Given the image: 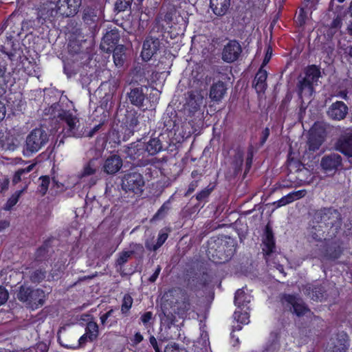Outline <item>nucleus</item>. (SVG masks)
Listing matches in <instances>:
<instances>
[{
    "mask_svg": "<svg viewBox=\"0 0 352 352\" xmlns=\"http://www.w3.org/2000/svg\"><path fill=\"white\" fill-rule=\"evenodd\" d=\"M190 309V305L188 301H184L178 304L177 314L184 317L188 311Z\"/></svg>",
    "mask_w": 352,
    "mask_h": 352,
    "instance_id": "34",
    "label": "nucleus"
},
{
    "mask_svg": "<svg viewBox=\"0 0 352 352\" xmlns=\"http://www.w3.org/2000/svg\"><path fill=\"white\" fill-rule=\"evenodd\" d=\"M40 179L41 180L40 190L43 194H45L48 188L50 177L47 176H43L40 177Z\"/></svg>",
    "mask_w": 352,
    "mask_h": 352,
    "instance_id": "38",
    "label": "nucleus"
},
{
    "mask_svg": "<svg viewBox=\"0 0 352 352\" xmlns=\"http://www.w3.org/2000/svg\"><path fill=\"white\" fill-rule=\"evenodd\" d=\"M129 98L132 104L140 107L142 104L144 96L142 89L136 88L131 91L129 94Z\"/></svg>",
    "mask_w": 352,
    "mask_h": 352,
    "instance_id": "24",
    "label": "nucleus"
},
{
    "mask_svg": "<svg viewBox=\"0 0 352 352\" xmlns=\"http://www.w3.org/2000/svg\"><path fill=\"white\" fill-rule=\"evenodd\" d=\"M152 318H153V314L151 311H147L142 316L141 320H142V323L144 325H146L148 322H150V320L152 319Z\"/></svg>",
    "mask_w": 352,
    "mask_h": 352,
    "instance_id": "42",
    "label": "nucleus"
},
{
    "mask_svg": "<svg viewBox=\"0 0 352 352\" xmlns=\"http://www.w3.org/2000/svg\"><path fill=\"white\" fill-rule=\"evenodd\" d=\"M226 87L223 82L219 81L214 83L210 90V98L212 100L219 102L225 96Z\"/></svg>",
    "mask_w": 352,
    "mask_h": 352,
    "instance_id": "16",
    "label": "nucleus"
},
{
    "mask_svg": "<svg viewBox=\"0 0 352 352\" xmlns=\"http://www.w3.org/2000/svg\"><path fill=\"white\" fill-rule=\"evenodd\" d=\"M192 100H193V98H190V100H189V104H190L191 106H193V102H192Z\"/></svg>",
    "mask_w": 352,
    "mask_h": 352,
    "instance_id": "60",
    "label": "nucleus"
},
{
    "mask_svg": "<svg viewBox=\"0 0 352 352\" xmlns=\"http://www.w3.org/2000/svg\"><path fill=\"white\" fill-rule=\"evenodd\" d=\"M166 206L165 205H163L161 208L158 210L157 215H160V213L165 209Z\"/></svg>",
    "mask_w": 352,
    "mask_h": 352,
    "instance_id": "57",
    "label": "nucleus"
},
{
    "mask_svg": "<svg viewBox=\"0 0 352 352\" xmlns=\"http://www.w3.org/2000/svg\"><path fill=\"white\" fill-rule=\"evenodd\" d=\"M341 165V157L337 153L324 156L321 161V166L326 172L336 170Z\"/></svg>",
    "mask_w": 352,
    "mask_h": 352,
    "instance_id": "10",
    "label": "nucleus"
},
{
    "mask_svg": "<svg viewBox=\"0 0 352 352\" xmlns=\"http://www.w3.org/2000/svg\"><path fill=\"white\" fill-rule=\"evenodd\" d=\"M133 304V298L131 296L126 294L123 298V302L122 305V311L123 313L127 312L131 307Z\"/></svg>",
    "mask_w": 352,
    "mask_h": 352,
    "instance_id": "35",
    "label": "nucleus"
},
{
    "mask_svg": "<svg viewBox=\"0 0 352 352\" xmlns=\"http://www.w3.org/2000/svg\"><path fill=\"white\" fill-rule=\"evenodd\" d=\"M48 141L47 133L42 129L32 130L27 136L23 154L30 156L38 151Z\"/></svg>",
    "mask_w": 352,
    "mask_h": 352,
    "instance_id": "2",
    "label": "nucleus"
},
{
    "mask_svg": "<svg viewBox=\"0 0 352 352\" xmlns=\"http://www.w3.org/2000/svg\"><path fill=\"white\" fill-rule=\"evenodd\" d=\"M86 333L89 336L90 341L96 339L98 333V324L94 322H89L86 328Z\"/></svg>",
    "mask_w": 352,
    "mask_h": 352,
    "instance_id": "29",
    "label": "nucleus"
},
{
    "mask_svg": "<svg viewBox=\"0 0 352 352\" xmlns=\"http://www.w3.org/2000/svg\"><path fill=\"white\" fill-rule=\"evenodd\" d=\"M132 1L133 0H117L116 8L119 12L124 11L130 7Z\"/></svg>",
    "mask_w": 352,
    "mask_h": 352,
    "instance_id": "36",
    "label": "nucleus"
},
{
    "mask_svg": "<svg viewBox=\"0 0 352 352\" xmlns=\"http://www.w3.org/2000/svg\"><path fill=\"white\" fill-rule=\"evenodd\" d=\"M230 6V0H210V8L217 16L226 14Z\"/></svg>",
    "mask_w": 352,
    "mask_h": 352,
    "instance_id": "15",
    "label": "nucleus"
},
{
    "mask_svg": "<svg viewBox=\"0 0 352 352\" xmlns=\"http://www.w3.org/2000/svg\"><path fill=\"white\" fill-rule=\"evenodd\" d=\"M349 55L352 57V46L350 47L349 50Z\"/></svg>",
    "mask_w": 352,
    "mask_h": 352,
    "instance_id": "61",
    "label": "nucleus"
},
{
    "mask_svg": "<svg viewBox=\"0 0 352 352\" xmlns=\"http://www.w3.org/2000/svg\"><path fill=\"white\" fill-rule=\"evenodd\" d=\"M119 41V34L116 30H111L105 34L102 43L101 48L107 52L111 51Z\"/></svg>",
    "mask_w": 352,
    "mask_h": 352,
    "instance_id": "13",
    "label": "nucleus"
},
{
    "mask_svg": "<svg viewBox=\"0 0 352 352\" xmlns=\"http://www.w3.org/2000/svg\"><path fill=\"white\" fill-rule=\"evenodd\" d=\"M149 340H150V343H151V345H152V346L154 348V349H155V352H161V351H160L159 347H158L157 342V340H156L154 336H151V337H150Z\"/></svg>",
    "mask_w": 352,
    "mask_h": 352,
    "instance_id": "44",
    "label": "nucleus"
},
{
    "mask_svg": "<svg viewBox=\"0 0 352 352\" xmlns=\"http://www.w3.org/2000/svg\"><path fill=\"white\" fill-rule=\"evenodd\" d=\"M31 292L32 290L30 288L21 287L17 294V298L19 300L27 302L29 300Z\"/></svg>",
    "mask_w": 352,
    "mask_h": 352,
    "instance_id": "33",
    "label": "nucleus"
},
{
    "mask_svg": "<svg viewBox=\"0 0 352 352\" xmlns=\"http://www.w3.org/2000/svg\"><path fill=\"white\" fill-rule=\"evenodd\" d=\"M336 148L348 157H352V136L343 137L339 140Z\"/></svg>",
    "mask_w": 352,
    "mask_h": 352,
    "instance_id": "20",
    "label": "nucleus"
},
{
    "mask_svg": "<svg viewBox=\"0 0 352 352\" xmlns=\"http://www.w3.org/2000/svg\"><path fill=\"white\" fill-rule=\"evenodd\" d=\"M241 52V47L239 43L232 41L224 47L222 52V58L226 62L232 63L238 58Z\"/></svg>",
    "mask_w": 352,
    "mask_h": 352,
    "instance_id": "6",
    "label": "nucleus"
},
{
    "mask_svg": "<svg viewBox=\"0 0 352 352\" xmlns=\"http://www.w3.org/2000/svg\"><path fill=\"white\" fill-rule=\"evenodd\" d=\"M131 254V252H122L120 255L119 258H118V261H117L119 265H122L124 263H126L127 261L128 258L130 257Z\"/></svg>",
    "mask_w": 352,
    "mask_h": 352,
    "instance_id": "39",
    "label": "nucleus"
},
{
    "mask_svg": "<svg viewBox=\"0 0 352 352\" xmlns=\"http://www.w3.org/2000/svg\"><path fill=\"white\" fill-rule=\"evenodd\" d=\"M271 57H272V50L270 49V47H268L266 54H265V58L263 62L262 67H263L264 65L267 64V63L270 61Z\"/></svg>",
    "mask_w": 352,
    "mask_h": 352,
    "instance_id": "43",
    "label": "nucleus"
},
{
    "mask_svg": "<svg viewBox=\"0 0 352 352\" xmlns=\"http://www.w3.org/2000/svg\"><path fill=\"white\" fill-rule=\"evenodd\" d=\"M168 237V232H165L164 230H162L158 236L157 241L156 245L153 246V250H155L158 248H160L167 239Z\"/></svg>",
    "mask_w": 352,
    "mask_h": 352,
    "instance_id": "37",
    "label": "nucleus"
},
{
    "mask_svg": "<svg viewBox=\"0 0 352 352\" xmlns=\"http://www.w3.org/2000/svg\"><path fill=\"white\" fill-rule=\"evenodd\" d=\"M112 311V310H110L106 314L101 316L100 320L102 324H104L106 322V320L111 316Z\"/></svg>",
    "mask_w": 352,
    "mask_h": 352,
    "instance_id": "48",
    "label": "nucleus"
},
{
    "mask_svg": "<svg viewBox=\"0 0 352 352\" xmlns=\"http://www.w3.org/2000/svg\"><path fill=\"white\" fill-rule=\"evenodd\" d=\"M102 14V10L100 8L93 9L91 8H87L85 10L83 19L87 23L94 22L98 20Z\"/></svg>",
    "mask_w": 352,
    "mask_h": 352,
    "instance_id": "23",
    "label": "nucleus"
},
{
    "mask_svg": "<svg viewBox=\"0 0 352 352\" xmlns=\"http://www.w3.org/2000/svg\"><path fill=\"white\" fill-rule=\"evenodd\" d=\"M308 140L309 149L316 151L319 148L324 138V128L320 123H315L309 130Z\"/></svg>",
    "mask_w": 352,
    "mask_h": 352,
    "instance_id": "5",
    "label": "nucleus"
},
{
    "mask_svg": "<svg viewBox=\"0 0 352 352\" xmlns=\"http://www.w3.org/2000/svg\"><path fill=\"white\" fill-rule=\"evenodd\" d=\"M143 340V336L140 334V333H136L132 340V342L134 344H138Z\"/></svg>",
    "mask_w": 352,
    "mask_h": 352,
    "instance_id": "45",
    "label": "nucleus"
},
{
    "mask_svg": "<svg viewBox=\"0 0 352 352\" xmlns=\"http://www.w3.org/2000/svg\"><path fill=\"white\" fill-rule=\"evenodd\" d=\"M267 73L261 67L254 78V87L258 93L263 92L267 87L266 79Z\"/></svg>",
    "mask_w": 352,
    "mask_h": 352,
    "instance_id": "21",
    "label": "nucleus"
},
{
    "mask_svg": "<svg viewBox=\"0 0 352 352\" xmlns=\"http://www.w3.org/2000/svg\"><path fill=\"white\" fill-rule=\"evenodd\" d=\"M306 194L305 190H301L298 191H294L292 192H290L285 195L286 202L287 204L294 201L295 200L299 199L300 198L303 197Z\"/></svg>",
    "mask_w": 352,
    "mask_h": 352,
    "instance_id": "32",
    "label": "nucleus"
},
{
    "mask_svg": "<svg viewBox=\"0 0 352 352\" xmlns=\"http://www.w3.org/2000/svg\"><path fill=\"white\" fill-rule=\"evenodd\" d=\"M347 349V338L346 335L342 336V338L331 340L329 344L327 352H346Z\"/></svg>",
    "mask_w": 352,
    "mask_h": 352,
    "instance_id": "19",
    "label": "nucleus"
},
{
    "mask_svg": "<svg viewBox=\"0 0 352 352\" xmlns=\"http://www.w3.org/2000/svg\"><path fill=\"white\" fill-rule=\"evenodd\" d=\"M208 194H209V192L208 190H203L201 192H199V194H197V199L198 200H201V199L206 197L208 195Z\"/></svg>",
    "mask_w": 352,
    "mask_h": 352,
    "instance_id": "47",
    "label": "nucleus"
},
{
    "mask_svg": "<svg viewBox=\"0 0 352 352\" xmlns=\"http://www.w3.org/2000/svg\"><path fill=\"white\" fill-rule=\"evenodd\" d=\"M318 236H319L318 234H313L312 235V237L316 239V241H321L322 238L320 236L318 239Z\"/></svg>",
    "mask_w": 352,
    "mask_h": 352,
    "instance_id": "56",
    "label": "nucleus"
},
{
    "mask_svg": "<svg viewBox=\"0 0 352 352\" xmlns=\"http://www.w3.org/2000/svg\"><path fill=\"white\" fill-rule=\"evenodd\" d=\"M6 107L5 105L0 102V122L5 118Z\"/></svg>",
    "mask_w": 352,
    "mask_h": 352,
    "instance_id": "46",
    "label": "nucleus"
},
{
    "mask_svg": "<svg viewBox=\"0 0 352 352\" xmlns=\"http://www.w3.org/2000/svg\"><path fill=\"white\" fill-rule=\"evenodd\" d=\"M320 242H321L320 247H324L327 244L326 239H324V241H320Z\"/></svg>",
    "mask_w": 352,
    "mask_h": 352,
    "instance_id": "59",
    "label": "nucleus"
},
{
    "mask_svg": "<svg viewBox=\"0 0 352 352\" xmlns=\"http://www.w3.org/2000/svg\"><path fill=\"white\" fill-rule=\"evenodd\" d=\"M252 298V296L245 289H239L235 294L234 304L239 309H243L251 302Z\"/></svg>",
    "mask_w": 352,
    "mask_h": 352,
    "instance_id": "18",
    "label": "nucleus"
},
{
    "mask_svg": "<svg viewBox=\"0 0 352 352\" xmlns=\"http://www.w3.org/2000/svg\"><path fill=\"white\" fill-rule=\"evenodd\" d=\"M100 166V162L97 158H93L87 162L78 175L79 178L83 179L94 175Z\"/></svg>",
    "mask_w": 352,
    "mask_h": 352,
    "instance_id": "14",
    "label": "nucleus"
},
{
    "mask_svg": "<svg viewBox=\"0 0 352 352\" xmlns=\"http://www.w3.org/2000/svg\"><path fill=\"white\" fill-rule=\"evenodd\" d=\"M159 42L152 38L146 39L143 44L141 56L143 60H149L158 49Z\"/></svg>",
    "mask_w": 352,
    "mask_h": 352,
    "instance_id": "11",
    "label": "nucleus"
},
{
    "mask_svg": "<svg viewBox=\"0 0 352 352\" xmlns=\"http://www.w3.org/2000/svg\"><path fill=\"white\" fill-rule=\"evenodd\" d=\"M160 271H161V268H160V267L158 266L157 267V269L155 270V274L156 275L159 276V274H160Z\"/></svg>",
    "mask_w": 352,
    "mask_h": 352,
    "instance_id": "58",
    "label": "nucleus"
},
{
    "mask_svg": "<svg viewBox=\"0 0 352 352\" xmlns=\"http://www.w3.org/2000/svg\"><path fill=\"white\" fill-rule=\"evenodd\" d=\"M241 327H239V326H236V327H235V329H237V330H240V329H241Z\"/></svg>",
    "mask_w": 352,
    "mask_h": 352,
    "instance_id": "62",
    "label": "nucleus"
},
{
    "mask_svg": "<svg viewBox=\"0 0 352 352\" xmlns=\"http://www.w3.org/2000/svg\"><path fill=\"white\" fill-rule=\"evenodd\" d=\"M34 164L29 165L28 167L25 168L19 169L14 175L12 178V183L14 184H16L21 180V176L23 174H26L30 173L34 168Z\"/></svg>",
    "mask_w": 352,
    "mask_h": 352,
    "instance_id": "30",
    "label": "nucleus"
},
{
    "mask_svg": "<svg viewBox=\"0 0 352 352\" xmlns=\"http://www.w3.org/2000/svg\"><path fill=\"white\" fill-rule=\"evenodd\" d=\"M320 76V69L316 66L312 65L307 68L305 78L315 83L317 82Z\"/></svg>",
    "mask_w": 352,
    "mask_h": 352,
    "instance_id": "27",
    "label": "nucleus"
},
{
    "mask_svg": "<svg viewBox=\"0 0 352 352\" xmlns=\"http://www.w3.org/2000/svg\"><path fill=\"white\" fill-rule=\"evenodd\" d=\"M314 82L305 78L300 82L299 94L301 97H310L314 92Z\"/></svg>",
    "mask_w": 352,
    "mask_h": 352,
    "instance_id": "22",
    "label": "nucleus"
},
{
    "mask_svg": "<svg viewBox=\"0 0 352 352\" xmlns=\"http://www.w3.org/2000/svg\"><path fill=\"white\" fill-rule=\"evenodd\" d=\"M351 34H352V29L351 30Z\"/></svg>",
    "mask_w": 352,
    "mask_h": 352,
    "instance_id": "64",
    "label": "nucleus"
},
{
    "mask_svg": "<svg viewBox=\"0 0 352 352\" xmlns=\"http://www.w3.org/2000/svg\"><path fill=\"white\" fill-rule=\"evenodd\" d=\"M348 113L347 106L342 101L333 102L329 108L328 116L336 120L344 119Z\"/></svg>",
    "mask_w": 352,
    "mask_h": 352,
    "instance_id": "7",
    "label": "nucleus"
},
{
    "mask_svg": "<svg viewBox=\"0 0 352 352\" xmlns=\"http://www.w3.org/2000/svg\"><path fill=\"white\" fill-rule=\"evenodd\" d=\"M297 23L300 25H302L303 23H304V21H303V16L301 14H300L297 18Z\"/></svg>",
    "mask_w": 352,
    "mask_h": 352,
    "instance_id": "52",
    "label": "nucleus"
},
{
    "mask_svg": "<svg viewBox=\"0 0 352 352\" xmlns=\"http://www.w3.org/2000/svg\"><path fill=\"white\" fill-rule=\"evenodd\" d=\"M45 297V294L43 290L34 289L32 290L29 300L26 303L32 309H36L44 304Z\"/></svg>",
    "mask_w": 352,
    "mask_h": 352,
    "instance_id": "12",
    "label": "nucleus"
},
{
    "mask_svg": "<svg viewBox=\"0 0 352 352\" xmlns=\"http://www.w3.org/2000/svg\"><path fill=\"white\" fill-rule=\"evenodd\" d=\"M283 302H287L293 308L294 312L298 316H304L309 312V310L305 307L300 298L294 296H286L284 297Z\"/></svg>",
    "mask_w": 352,
    "mask_h": 352,
    "instance_id": "8",
    "label": "nucleus"
},
{
    "mask_svg": "<svg viewBox=\"0 0 352 352\" xmlns=\"http://www.w3.org/2000/svg\"><path fill=\"white\" fill-rule=\"evenodd\" d=\"M162 145L160 141L157 138L151 139L146 145V151L150 155H154L160 151Z\"/></svg>",
    "mask_w": 352,
    "mask_h": 352,
    "instance_id": "25",
    "label": "nucleus"
},
{
    "mask_svg": "<svg viewBox=\"0 0 352 352\" xmlns=\"http://www.w3.org/2000/svg\"><path fill=\"white\" fill-rule=\"evenodd\" d=\"M203 102V96L198 95L197 97V99L195 100V105L194 106L195 108L197 107L200 106Z\"/></svg>",
    "mask_w": 352,
    "mask_h": 352,
    "instance_id": "50",
    "label": "nucleus"
},
{
    "mask_svg": "<svg viewBox=\"0 0 352 352\" xmlns=\"http://www.w3.org/2000/svg\"><path fill=\"white\" fill-rule=\"evenodd\" d=\"M87 340H89V336L85 333L83 336H82L80 338H79V344L80 345L82 344H84Z\"/></svg>",
    "mask_w": 352,
    "mask_h": 352,
    "instance_id": "49",
    "label": "nucleus"
},
{
    "mask_svg": "<svg viewBox=\"0 0 352 352\" xmlns=\"http://www.w3.org/2000/svg\"><path fill=\"white\" fill-rule=\"evenodd\" d=\"M8 298V291L5 288L0 287V305H3L7 301Z\"/></svg>",
    "mask_w": 352,
    "mask_h": 352,
    "instance_id": "40",
    "label": "nucleus"
},
{
    "mask_svg": "<svg viewBox=\"0 0 352 352\" xmlns=\"http://www.w3.org/2000/svg\"><path fill=\"white\" fill-rule=\"evenodd\" d=\"M125 58L124 53V47L122 45L117 46L113 51V60L117 67H120L123 65Z\"/></svg>",
    "mask_w": 352,
    "mask_h": 352,
    "instance_id": "26",
    "label": "nucleus"
},
{
    "mask_svg": "<svg viewBox=\"0 0 352 352\" xmlns=\"http://www.w3.org/2000/svg\"><path fill=\"white\" fill-rule=\"evenodd\" d=\"M164 352H186L184 349H179L176 344H168Z\"/></svg>",
    "mask_w": 352,
    "mask_h": 352,
    "instance_id": "41",
    "label": "nucleus"
},
{
    "mask_svg": "<svg viewBox=\"0 0 352 352\" xmlns=\"http://www.w3.org/2000/svg\"><path fill=\"white\" fill-rule=\"evenodd\" d=\"M286 198L285 197H282L280 199H279L276 204H277V207H281L283 206H285L287 204L286 202Z\"/></svg>",
    "mask_w": 352,
    "mask_h": 352,
    "instance_id": "51",
    "label": "nucleus"
},
{
    "mask_svg": "<svg viewBox=\"0 0 352 352\" xmlns=\"http://www.w3.org/2000/svg\"><path fill=\"white\" fill-rule=\"evenodd\" d=\"M23 190H19L15 192L7 201L6 204H5L3 209L6 210H10L12 209V208L16 204V203L19 201V197H21V194L23 193Z\"/></svg>",
    "mask_w": 352,
    "mask_h": 352,
    "instance_id": "28",
    "label": "nucleus"
},
{
    "mask_svg": "<svg viewBox=\"0 0 352 352\" xmlns=\"http://www.w3.org/2000/svg\"><path fill=\"white\" fill-rule=\"evenodd\" d=\"M234 318L237 322L246 324L249 323V315L247 311L241 312L239 310L235 311L234 314Z\"/></svg>",
    "mask_w": 352,
    "mask_h": 352,
    "instance_id": "31",
    "label": "nucleus"
},
{
    "mask_svg": "<svg viewBox=\"0 0 352 352\" xmlns=\"http://www.w3.org/2000/svg\"><path fill=\"white\" fill-rule=\"evenodd\" d=\"M144 182L142 176L137 173L125 175L122 180V187L126 191H132L139 195L142 192Z\"/></svg>",
    "mask_w": 352,
    "mask_h": 352,
    "instance_id": "4",
    "label": "nucleus"
},
{
    "mask_svg": "<svg viewBox=\"0 0 352 352\" xmlns=\"http://www.w3.org/2000/svg\"><path fill=\"white\" fill-rule=\"evenodd\" d=\"M58 117L66 124L67 127L64 130H65V135L68 136L75 138L91 137L100 128V124H98L91 131H88L84 124L80 122L77 116L69 111H63L59 113Z\"/></svg>",
    "mask_w": 352,
    "mask_h": 352,
    "instance_id": "1",
    "label": "nucleus"
},
{
    "mask_svg": "<svg viewBox=\"0 0 352 352\" xmlns=\"http://www.w3.org/2000/svg\"><path fill=\"white\" fill-rule=\"evenodd\" d=\"M122 166V160L120 156L113 155L107 157L104 162L103 169L107 174H115Z\"/></svg>",
    "mask_w": 352,
    "mask_h": 352,
    "instance_id": "9",
    "label": "nucleus"
},
{
    "mask_svg": "<svg viewBox=\"0 0 352 352\" xmlns=\"http://www.w3.org/2000/svg\"><path fill=\"white\" fill-rule=\"evenodd\" d=\"M8 226V223L6 221H0V231Z\"/></svg>",
    "mask_w": 352,
    "mask_h": 352,
    "instance_id": "54",
    "label": "nucleus"
},
{
    "mask_svg": "<svg viewBox=\"0 0 352 352\" xmlns=\"http://www.w3.org/2000/svg\"><path fill=\"white\" fill-rule=\"evenodd\" d=\"M197 187V184L195 183H192L190 185L189 188L188 190V193L192 192L195 188Z\"/></svg>",
    "mask_w": 352,
    "mask_h": 352,
    "instance_id": "53",
    "label": "nucleus"
},
{
    "mask_svg": "<svg viewBox=\"0 0 352 352\" xmlns=\"http://www.w3.org/2000/svg\"><path fill=\"white\" fill-rule=\"evenodd\" d=\"M81 3V0H58L55 8H52L50 15L51 16H55L57 14L65 17L74 16L78 13Z\"/></svg>",
    "mask_w": 352,
    "mask_h": 352,
    "instance_id": "3",
    "label": "nucleus"
},
{
    "mask_svg": "<svg viewBox=\"0 0 352 352\" xmlns=\"http://www.w3.org/2000/svg\"><path fill=\"white\" fill-rule=\"evenodd\" d=\"M275 244L272 230L266 227L263 240V251L265 255H270L274 250Z\"/></svg>",
    "mask_w": 352,
    "mask_h": 352,
    "instance_id": "17",
    "label": "nucleus"
},
{
    "mask_svg": "<svg viewBox=\"0 0 352 352\" xmlns=\"http://www.w3.org/2000/svg\"><path fill=\"white\" fill-rule=\"evenodd\" d=\"M157 277H158V276L156 275L154 272L153 274L149 278V280L151 282H154V281H155V280L157 279Z\"/></svg>",
    "mask_w": 352,
    "mask_h": 352,
    "instance_id": "55",
    "label": "nucleus"
},
{
    "mask_svg": "<svg viewBox=\"0 0 352 352\" xmlns=\"http://www.w3.org/2000/svg\"><path fill=\"white\" fill-rule=\"evenodd\" d=\"M339 2L342 3L343 2L344 0H338Z\"/></svg>",
    "mask_w": 352,
    "mask_h": 352,
    "instance_id": "63",
    "label": "nucleus"
}]
</instances>
